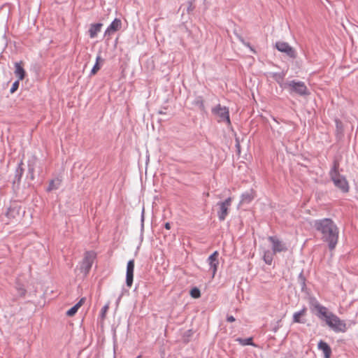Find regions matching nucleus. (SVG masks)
Returning <instances> with one entry per match:
<instances>
[{
  "mask_svg": "<svg viewBox=\"0 0 358 358\" xmlns=\"http://www.w3.org/2000/svg\"><path fill=\"white\" fill-rule=\"evenodd\" d=\"M313 227L321 234V239L328 245L330 250L335 249L338 241L339 229L331 218H322L313 221Z\"/></svg>",
  "mask_w": 358,
  "mask_h": 358,
  "instance_id": "obj_1",
  "label": "nucleus"
},
{
  "mask_svg": "<svg viewBox=\"0 0 358 358\" xmlns=\"http://www.w3.org/2000/svg\"><path fill=\"white\" fill-rule=\"evenodd\" d=\"M340 163L338 159L333 161L332 166L329 171V175L334 185L342 192H349L350 187L346 178L339 173Z\"/></svg>",
  "mask_w": 358,
  "mask_h": 358,
  "instance_id": "obj_2",
  "label": "nucleus"
},
{
  "mask_svg": "<svg viewBox=\"0 0 358 358\" xmlns=\"http://www.w3.org/2000/svg\"><path fill=\"white\" fill-rule=\"evenodd\" d=\"M288 87L290 94L295 93L299 96H307L310 94L308 89L302 81L291 80L285 83V88Z\"/></svg>",
  "mask_w": 358,
  "mask_h": 358,
  "instance_id": "obj_3",
  "label": "nucleus"
},
{
  "mask_svg": "<svg viewBox=\"0 0 358 358\" xmlns=\"http://www.w3.org/2000/svg\"><path fill=\"white\" fill-rule=\"evenodd\" d=\"M95 258L96 254L94 252L87 251L85 252L84 257L80 262V271L85 276L90 273Z\"/></svg>",
  "mask_w": 358,
  "mask_h": 358,
  "instance_id": "obj_4",
  "label": "nucleus"
},
{
  "mask_svg": "<svg viewBox=\"0 0 358 358\" xmlns=\"http://www.w3.org/2000/svg\"><path fill=\"white\" fill-rule=\"evenodd\" d=\"M212 113L218 117V122H226L228 126L231 125L229 110L227 107L217 104L212 108Z\"/></svg>",
  "mask_w": 358,
  "mask_h": 358,
  "instance_id": "obj_5",
  "label": "nucleus"
},
{
  "mask_svg": "<svg viewBox=\"0 0 358 358\" xmlns=\"http://www.w3.org/2000/svg\"><path fill=\"white\" fill-rule=\"evenodd\" d=\"M231 202L232 199L231 197H228L224 201L217 203V215L220 221L222 222L225 220L229 214V210L231 206Z\"/></svg>",
  "mask_w": 358,
  "mask_h": 358,
  "instance_id": "obj_6",
  "label": "nucleus"
},
{
  "mask_svg": "<svg viewBox=\"0 0 358 358\" xmlns=\"http://www.w3.org/2000/svg\"><path fill=\"white\" fill-rule=\"evenodd\" d=\"M331 319L327 321V325L336 333H345L347 331V324L344 320H341L335 314L331 315Z\"/></svg>",
  "mask_w": 358,
  "mask_h": 358,
  "instance_id": "obj_7",
  "label": "nucleus"
},
{
  "mask_svg": "<svg viewBox=\"0 0 358 358\" xmlns=\"http://www.w3.org/2000/svg\"><path fill=\"white\" fill-rule=\"evenodd\" d=\"M275 48L280 52L285 53L287 57L291 59H296L297 52L296 50L292 47L288 43L285 41H277L275 44Z\"/></svg>",
  "mask_w": 358,
  "mask_h": 358,
  "instance_id": "obj_8",
  "label": "nucleus"
},
{
  "mask_svg": "<svg viewBox=\"0 0 358 358\" xmlns=\"http://www.w3.org/2000/svg\"><path fill=\"white\" fill-rule=\"evenodd\" d=\"M314 308L317 310L315 313L316 316L322 320L325 321L327 324V321L331 320V315L334 314L332 312L328 310L327 308L321 305L317 301H315L313 303Z\"/></svg>",
  "mask_w": 358,
  "mask_h": 358,
  "instance_id": "obj_9",
  "label": "nucleus"
},
{
  "mask_svg": "<svg viewBox=\"0 0 358 358\" xmlns=\"http://www.w3.org/2000/svg\"><path fill=\"white\" fill-rule=\"evenodd\" d=\"M268 241L271 243L272 246V251L274 253L278 252H285L287 250V248L286 244L280 241L277 236H271L268 237Z\"/></svg>",
  "mask_w": 358,
  "mask_h": 358,
  "instance_id": "obj_10",
  "label": "nucleus"
},
{
  "mask_svg": "<svg viewBox=\"0 0 358 358\" xmlns=\"http://www.w3.org/2000/svg\"><path fill=\"white\" fill-rule=\"evenodd\" d=\"M22 165L23 162L21 160L18 163L17 166L15 169L14 178L13 179L12 182L13 189L14 190H17L20 187L21 178L24 173V169L22 168Z\"/></svg>",
  "mask_w": 358,
  "mask_h": 358,
  "instance_id": "obj_11",
  "label": "nucleus"
},
{
  "mask_svg": "<svg viewBox=\"0 0 358 358\" xmlns=\"http://www.w3.org/2000/svg\"><path fill=\"white\" fill-rule=\"evenodd\" d=\"M219 253L217 251H215L211 254L207 259V262L209 265V270L212 272V277L214 278L219 264L218 260Z\"/></svg>",
  "mask_w": 358,
  "mask_h": 358,
  "instance_id": "obj_12",
  "label": "nucleus"
},
{
  "mask_svg": "<svg viewBox=\"0 0 358 358\" xmlns=\"http://www.w3.org/2000/svg\"><path fill=\"white\" fill-rule=\"evenodd\" d=\"M134 271V260L131 259L127 262L126 272V284L128 287H131L133 283Z\"/></svg>",
  "mask_w": 358,
  "mask_h": 358,
  "instance_id": "obj_13",
  "label": "nucleus"
},
{
  "mask_svg": "<svg viewBox=\"0 0 358 358\" xmlns=\"http://www.w3.org/2000/svg\"><path fill=\"white\" fill-rule=\"evenodd\" d=\"M122 22L120 19L115 18L105 31L104 36H110L111 34L117 31L121 28Z\"/></svg>",
  "mask_w": 358,
  "mask_h": 358,
  "instance_id": "obj_14",
  "label": "nucleus"
},
{
  "mask_svg": "<svg viewBox=\"0 0 358 358\" xmlns=\"http://www.w3.org/2000/svg\"><path fill=\"white\" fill-rule=\"evenodd\" d=\"M307 308L303 306L299 311L295 312L293 314L292 322L294 323L305 324L306 320L303 318L306 314Z\"/></svg>",
  "mask_w": 358,
  "mask_h": 358,
  "instance_id": "obj_15",
  "label": "nucleus"
},
{
  "mask_svg": "<svg viewBox=\"0 0 358 358\" xmlns=\"http://www.w3.org/2000/svg\"><path fill=\"white\" fill-rule=\"evenodd\" d=\"M317 347L319 350L323 352L324 358H330L331 355V349L326 342L322 340L320 341Z\"/></svg>",
  "mask_w": 358,
  "mask_h": 358,
  "instance_id": "obj_16",
  "label": "nucleus"
},
{
  "mask_svg": "<svg viewBox=\"0 0 358 358\" xmlns=\"http://www.w3.org/2000/svg\"><path fill=\"white\" fill-rule=\"evenodd\" d=\"M22 62L15 63V75L18 78L19 80H23L25 76V71L22 66Z\"/></svg>",
  "mask_w": 358,
  "mask_h": 358,
  "instance_id": "obj_17",
  "label": "nucleus"
},
{
  "mask_svg": "<svg viewBox=\"0 0 358 358\" xmlns=\"http://www.w3.org/2000/svg\"><path fill=\"white\" fill-rule=\"evenodd\" d=\"M102 25L101 23L92 24L90 25L88 32L91 38H94L97 36V34L101 31Z\"/></svg>",
  "mask_w": 358,
  "mask_h": 358,
  "instance_id": "obj_18",
  "label": "nucleus"
},
{
  "mask_svg": "<svg viewBox=\"0 0 358 358\" xmlns=\"http://www.w3.org/2000/svg\"><path fill=\"white\" fill-rule=\"evenodd\" d=\"M85 301V297H83L80 299V301L76 303L75 304L72 308H71L67 312H66V315L69 316V317H72L78 311V310L79 309V308L84 303Z\"/></svg>",
  "mask_w": 358,
  "mask_h": 358,
  "instance_id": "obj_19",
  "label": "nucleus"
},
{
  "mask_svg": "<svg viewBox=\"0 0 358 358\" xmlns=\"http://www.w3.org/2000/svg\"><path fill=\"white\" fill-rule=\"evenodd\" d=\"M254 199V192L252 190H250L249 192H245L242 194L241 199V203H250Z\"/></svg>",
  "mask_w": 358,
  "mask_h": 358,
  "instance_id": "obj_20",
  "label": "nucleus"
},
{
  "mask_svg": "<svg viewBox=\"0 0 358 358\" xmlns=\"http://www.w3.org/2000/svg\"><path fill=\"white\" fill-rule=\"evenodd\" d=\"M285 76V74L283 72L272 73V78L280 85V87H285V83H283Z\"/></svg>",
  "mask_w": 358,
  "mask_h": 358,
  "instance_id": "obj_21",
  "label": "nucleus"
},
{
  "mask_svg": "<svg viewBox=\"0 0 358 358\" xmlns=\"http://www.w3.org/2000/svg\"><path fill=\"white\" fill-rule=\"evenodd\" d=\"M61 185V180L57 178L55 180H51L49 182L48 187H47V192H51L52 190L57 189Z\"/></svg>",
  "mask_w": 358,
  "mask_h": 358,
  "instance_id": "obj_22",
  "label": "nucleus"
},
{
  "mask_svg": "<svg viewBox=\"0 0 358 358\" xmlns=\"http://www.w3.org/2000/svg\"><path fill=\"white\" fill-rule=\"evenodd\" d=\"M274 253L273 251L265 250L263 255V259L265 263L268 265H271L272 264L273 259Z\"/></svg>",
  "mask_w": 358,
  "mask_h": 358,
  "instance_id": "obj_23",
  "label": "nucleus"
},
{
  "mask_svg": "<svg viewBox=\"0 0 358 358\" xmlns=\"http://www.w3.org/2000/svg\"><path fill=\"white\" fill-rule=\"evenodd\" d=\"M15 289L17 292V294L20 297H24L27 294V290L24 286L18 280L16 281L15 283Z\"/></svg>",
  "mask_w": 358,
  "mask_h": 358,
  "instance_id": "obj_24",
  "label": "nucleus"
},
{
  "mask_svg": "<svg viewBox=\"0 0 358 358\" xmlns=\"http://www.w3.org/2000/svg\"><path fill=\"white\" fill-rule=\"evenodd\" d=\"M193 105L197 106L201 110H205L203 99L201 96H198L193 101Z\"/></svg>",
  "mask_w": 358,
  "mask_h": 358,
  "instance_id": "obj_25",
  "label": "nucleus"
},
{
  "mask_svg": "<svg viewBox=\"0 0 358 358\" xmlns=\"http://www.w3.org/2000/svg\"><path fill=\"white\" fill-rule=\"evenodd\" d=\"M298 281L301 285V289L302 292H304L305 289H306V277L304 276L303 275V271H302L299 276H298Z\"/></svg>",
  "mask_w": 358,
  "mask_h": 358,
  "instance_id": "obj_26",
  "label": "nucleus"
},
{
  "mask_svg": "<svg viewBox=\"0 0 358 358\" xmlns=\"http://www.w3.org/2000/svg\"><path fill=\"white\" fill-rule=\"evenodd\" d=\"M236 341L242 345H254L252 338H238Z\"/></svg>",
  "mask_w": 358,
  "mask_h": 358,
  "instance_id": "obj_27",
  "label": "nucleus"
},
{
  "mask_svg": "<svg viewBox=\"0 0 358 358\" xmlns=\"http://www.w3.org/2000/svg\"><path fill=\"white\" fill-rule=\"evenodd\" d=\"M36 162V159L35 157H34L31 160L28 161V174L34 173Z\"/></svg>",
  "mask_w": 358,
  "mask_h": 358,
  "instance_id": "obj_28",
  "label": "nucleus"
},
{
  "mask_svg": "<svg viewBox=\"0 0 358 358\" xmlns=\"http://www.w3.org/2000/svg\"><path fill=\"white\" fill-rule=\"evenodd\" d=\"M190 295L194 299H198L201 296V292L199 288L194 287L190 291Z\"/></svg>",
  "mask_w": 358,
  "mask_h": 358,
  "instance_id": "obj_29",
  "label": "nucleus"
},
{
  "mask_svg": "<svg viewBox=\"0 0 358 358\" xmlns=\"http://www.w3.org/2000/svg\"><path fill=\"white\" fill-rule=\"evenodd\" d=\"M109 308V303L103 306L100 312V317L103 320L106 317V313Z\"/></svg>",
  "mask_w": 358,
  "mask_h": 358,
  "instance_id": "obj_30",
  "label": "nucleus"
},
{
  "mask_svg": "<svg viewBox=\"0 0 358 358\" xmlns=\"http://www.w3.org/2000/svg\"><path fill=\"white\" fill-rule=\"evenodd\" d=\"M335 122H336V131L338 133L341 134L343 131V124H342L341 121L339 120H336Z\"/></svg>",
  "mask_w": 358,
  "mask_h": 358,
  "instance_id": "obj_31",
  "label": "nucleus"
},
{
  "mask_svg": "<svg viewBox=\"0 0 358 358\" xmlns=\"http://www.w3.org/2000/svg\"><path fill=\"white\" fill-rule=\"evenodd\" d=\"M20 80L18 79L17 80L15 81L13 83L12 87H11V88L10 90V92L11 94L14 93L18 89L19 85H20Z\"/></svg>",
  "mask_w": 358,
  "mask_h": 358,
  "instance_id": "obj_32",
  "label": "nucleus"
},
{
  "mask_svg": "<svg viewBox=\"0 0 358 358\" xmlns=\"http://www.w3.org/2000/svg\"><path fill=\"white\" fill-rule=\"evenodd\" d=\"M99 69H100L99 64L96 62L95 64L94 65V66L92 67V70H91L90 74L91 75L96 74Z\"/></svg>",
  "mask_w": 358,
  "mask_h": 358,
  "instance_id": "obj_33",
  "label": "nucleus"
},
{
  "mask_svg": "<svg viewBox=\"0 0 358 358\" xmlns=\"http://www.w3.org/2000/svg\"><path fill=\"white\" fill-rule=\"evenodd\" d=\"M227 321L229 322H233L235 321V318L232 315H228L227 317Z\"/></svg>",
  "mask_w": 358,
  "mask_h": 358,
  "instance_id": "obj_34",
  "label": "nucleus"
},
{
  "mask_svg": "<svg viewBox=\"0 0 358 358\" xmlns=\"http://www.w3.org/2000/svg\"><path fill=\"white\" fill-rule=\"evenodd\" d=\"M241 41L243 42V43L246 45L247 47H248L252 52H255V50H253V48H252V46L250 45L249 43H245L243 41V40H241Z\"/></svg>",
  "mask_w": 358,
  "mask_h": 358,
  "instance_id": "obj_35",
  "label": "nucleus"
},
{
  "mask_svg": "<svg viewBox=\"0 0 358 358\" xmlns=\"http://www.w3.org/2000/svg\"><path fill=\"white\" fill-rule=\"evenodd\" d=\"M164 227L166 229H171V224L169 222H166L164 224Z\"/></svg>",
  "mask_w": 358,
  "mask_h": 358,
  "instance_id": "obj_36",
  "label": "nucleus"
},
{
  "mask_svg": "<svg viewBox=\"0 0 358 358\" xmlns=\"http://www.w3.org/2000/svg\"><path fill=\"white\" fill-rule=\"evenodd\" d=\"M101 60H102V59H101L100 55H97L96 58V62H97L99 64Z\"/></svg>",
  "mask_w": 358,
  "mask_h": 358,
  "instance_id": "obj_37",
  "label": "nucleus"
},
{
  "mask_svg": "<svg viewBox=\"0 0 358 358\" xmlns=\"http://www.w3.org/2000/svg\"><path fill=\"white\" fill-rule=\"evenodd\" d=\"M29 178H30V179H31V180H34V178H35L34 173H29Z\"/></svg>",
  "mask_w": 358,
  "mask_h": 358,
  "instance_id": "obj_38",
  "label": "nucleus"
},
{
  "mask_svg": "<svg viewBox=\"0 0 358 358\" xmlns=\"http://www.w3.org/2000/svg\"><path fill=\"white\" fill-rule=\"evenodd\" d=\"M144 220V216H143V211L142 212V216H141V222H143ZM143 228V223H142V229Z\"/></svg>",
  "mask_w": 358,
  "mask_h": 358,
  "instance_id": "obj_39",
  "label": "nucleus"
},
{
  "mask_svg": "<svg viewBox=\"0 0 358 358\" xmlns=\"http://www.w3.org/2000/svg\"><path fill=\"white\" fill-rule=\"evenodd\" d=\"M120 299H121V296H119V298L117 299V303H119V301H120Z\"/></svg>",
  "mask_w": 358,
  "mask_h": 358,
  "instance_id": "obj_40",
  "label": "nucleus"
},
{
  "mask_svg": "<svg viewBox=\"0 0 358 358\" xmlns=\"http://www.w3.org/2000/svg\"><path fill=\"white\" fill-rule=\"evenodd\" d=\"M159 113H160V114H164V111H160V112H159Z\"/></svg>",
  "mask_w": 358,
  "mask_h": 358,
  "instance_id": "obj_41",
  "label": "nucleus"
},
{
  "mask_svg": "<svg viewBox=\"0 0 358 358\" xmlns=\"http://www.w3.org/2000/svg\"><path fill=\"white\" fill-rule=\"evenodd\" d=\"M192 1H195V0H192Z\"/></svg>",
  "mask_w": 358,
  "mask_h": 358,
  "instance_id": "obj_42",
  "label": "nucleus"
}]
</instances>
